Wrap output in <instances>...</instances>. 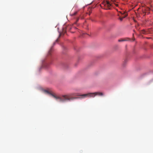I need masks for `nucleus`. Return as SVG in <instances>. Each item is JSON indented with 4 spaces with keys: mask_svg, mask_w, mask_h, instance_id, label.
Masks as SVG:
<instances>
[{
    "mask_svg": "<svg viewBox=\"0 0 153 153\" xmlns=\"http://www.w3.org/2000/svg\"><path fill=\"white\" fill-rule=\"evenodd\" d=\"M77 13V12L76 11V12H75L74 13H71V15L72 16H75L76 15Z\"/></svg>",
    "mask_w": 153,
    "mask_h": 153,
    "instance_id": "0eeeda50",
    "label": "nucleus"
},
{
    "mask_svg": "<svg viewBox=\"0 0 153 153\" xmlns=\"http://www.w3.org/2000/svg\"><path fill=\"white\" fill-rule=\"evenodd\" d=\"M88 97H95V93H87Z\"/></svg>",
    "mask_w": 153,
    "mask_h": 153,
    "instance_id": "20e7f679",
    "label": "nucleus"
},
{
    "mask_svg": "<svg viewBox=\"0 0 153 153\" xmlns=\"http://www.w3.org/2000/svg\"><path fill=\"white\" fill-rule=\"evenodd\" d=\"M44 92L46 93L51 95L54 98L56 99H59V101L61 102H64L67 101H70L73 100L74 99H75L76 97H73L71 96L72 95H76L74 94H69L64 95H63L61 97H58L55 95L51 93L49 91L46 90H45Z\"/></svg>",
    "mask_w": 153,
    "mask_h": 153,
    "instance_id": "f257e3e1",
    "label": "nucleus"
},
{
    "mask_svg": "<svg viewBox=\"0 0 153 153\" xmlns=\"http://www.w3.org/2000/svg\"><path fill=\"white\" fill-rule=\"evenodd\" d=\"M71 94H75L76 95H75L71 96L72 97H73V96H80L81 97H80V98H84L88 97L87 94H82V95H79V94L74 93H71ZM76 97V98L74 99L73 100H74V99H77V98H78V97Z\"/></svg>",
    "mask_w": 153,
    "mask_h": 153,
    "instance_id": "7ed1b4c3",
    "label": "nucleus"
},
{
    "mask_svg": "<svg viewBox=\"0 0 153 153\" xmlns=\"http://www.w3.org/2000/svg\"><path fill=\"white\" fill-rule=\"evenodd\" d=\"M104 5L107 7V9H110L109 7L111 6H113V5H115L117 7L118 5V4L115 3L114 0L112 1V3H110L108 1H106L104 3ZM107 9V8H106Z\"/></svg>",
    "mask_w": 153,
    "mask_h": 153,
    "instance_id": "f03ea898",
    "label": "nucleus"
},
{
    "mask_svg": "<svg viewBox=\"0 0 153 153\" xmlns=\"http://www.w3.org/2000/svg\"><path fill=\"white\" fill-rule=\"evenodd\" d=\"M66 32V31H65V30H64L63 31V33H65Z\"/></svg>",
    "mask_w": 153,
    "mask_h": 153,
    "instance_id": "f8f14e48",
    "label": "nucleus"
},
{
    "mask_svg": "<svg viewBox=\"0 0 153 153\" xmlns=\"http://www.w3.org/2000/svg\"><path fill=\"white\" fill-rule=\"evenodd\" d=\"M52 52V49H51L50 51H49L48 53V55H50L51 54V52Z\"/></svg>",
    "mask_w": 153,
    "mask_h": 153,
    "instance_id": "6e6552de",
    "label": "nucleus"
},
{
    "mask_svg": "<svg viewBox=\"0 0 153 153\" xmlns=\"http://www.w3.org/2000/svg\"><path fill=\"white\" fill-rule=\"evenodd\" d=\"M95 96L96 95H98L99 96H102L103 95V94L102 92H95Z\"/></svg>",
    "mask_w": 153,
    "mask_h": 153,
    "instance_id": "423d86ee",
    "label": "nucleus"
},
{
    "mask_svg": "<svg viewBox=\"0 0 153 153\" xmlns=\"http://www.w3.org/2000/svg\"><path fill=\"white\" fill-rule=\"evenodd\" d=\"M130 40V39L129 38H126L123 39H119L118 40L119 42H122L126 41H129Z\"/></svg>",
    "mask_w": 153,
    "mask_h": 153,
    "instance_id": "39448f33",
    "label": "nucleus"
},
{
    "mask_svg": "<svg viewBox=\"0 0 153 153\" xmlns=\"http://www.w3.org/2000/svg\"><path fill=\"white\" fill-rule=\"evenodd\" d=\"M58 39H56V42H58Z\"/></svg>",
    "mask_w": 153,
    "mask_h": 153,
    "instance_id": "9b49d317",
    "label": "nucleus"
},
{
    "mask_svg": "<svg viewBox=\"0 0 153 153\" xmlns=\"http://www.w3.org/2000/svg\"><path fill=\"white\" fill-rule=\"evenodd\" d=\"M123 18L122 17H120V19L121 21H122L123 20Z\"/></svg>",
    "mask_w": 153,
    "mask_h": 153,
    "instance_id": "1a4fd4ad",
    "label": "nucleus"
},
{
    "mask_svg": "<svg viewBox=\"0 0 153 153\" xmlns=\"http://www.w3.org/2000/svg\"><path fill=\"white\" fill-rule=\"evenodd\" d=\"M126 15H123L122 17H123V19L125 17H126Z\"/></svg>",
    "mask_w": 153,
    "mask_h": 153,
    "instance_id": "9d476101",
    "label": "nucleus"
}]
</instances>
